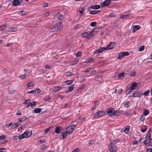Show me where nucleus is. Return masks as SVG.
<instances>
[{"mask_svg":"<svg viewBox=\"0 0 152 152\" xmlns=\"http://www.w3.org/2000/svg\"><path fill=\"white\" fill-rule=\"evenodd\" d=\"M94 30L92 31L88 32H86L82 34V36L84 38H86L87 39H90L93 37L94 34L93 33Z\"/></svg>","mask_w":152,"mask_h":152,"instance_id":"nucleus-1","label":"nucleus"},{"mask_svg":"<svg viewBox=\"0 0 152 152\" xmlns=\"http://www.w3.org/2000/svg\"><path fill=\"white\" fill-rule=\"evenodd\" d=\"M142 95L141 92L139 91H134L133 92L132 95L131 94L129 96L130 97H141Z\"/></svg>","mask_w":152,"mask_h":152,"instance_id":"nucleus-2","label":"nucleus"},{"mask_svg":"<svg viewBox=\"0 0 152 152\" xmlns=\"http://www.w3.org/2000/svg\"><path fill=\"white\" fill-rule=\"evenodd\" d=\"M105 114V112L103 111H97L95 114L94 115L95 118H100L104 116Z\"/></svg>","mask_w":152,"mask_h":152,"instance_id":"nucleus-3","label":"nucleus"},{"mask_svg":"<svg viewBox=\"0 0 152 152\" xmlns=\"http://www.w3.org/2000/svg\"><path fill=\"white\" fill-rule=\"evenodd\" d=\"M76 126L77 125H70L66 128V131L68 133V134H69L74 131V129Z\"/></svg>","mask_w":152,"mask_h":152,"instance_id":"nucleus-4","label":"nucleus"},{"mask_svg":"<svg viewBox=\"0 0 152 152\" xmlns=\"http://www.w3.org/2000/svg\"><path fill=\"white\" fill-rule=\"evenodd\" d=\"M116 146L113 143H110L109 145V150L110 152H117Z\"/></svg>","mask_w":152,"mask_h":152,"instance_id":"nucleus-5","label":"nucleus"},{"mask_svg":"<svg viewBox=\"0 0 152 152\" xmlns=\"http://www.w3.org/2000/svg\"><path fill=\"white\" fill-rule=\"evenodd\" d=\"M129 53L127 51L120 53L118 54V59H121L126 56H129Z\"/></svg>","mask_w":152,"mask_h":152,"instance_id":"nucleus-6","label":"nucleus"},{"mask_svg":"<svg viewBox=\"0 0 152 152\" xmlns=\"http://www.w3.org/2000/svg\"><path fill=\"white\" fill-rule=\"evenodd\" d=\"M56 27H57V28L56 29L52 30L51 31V32H53L54 31H58L61 29L63 27V25L62 23L61 22H59L57 23L56 24Z\"/></svg>","mask_w":152,"mask_h":152,"instance_id":"nucleus-7","label":"nucleus"},{"mask_svg":"<svg viewBox=\"0 0 152 152\" xmlns=\"http://www.w3.org/2000/svg\"><path fill=\"white\" fill-rule=\"evenodd\" d=\"M23 0H14L12 2V5L14 6H18L21 4Z\"/></svg>","mask_w":152,"mask_h":152,"instance_id":"nucleus-8","label":"nucleus"},{"mask_svg":"<svg viewBox=\"0 0 152 152\" xmlns=\"http://www.w3.org/2000/svg\"><path fill=\"white\" fill-rule=\"evenodd\" d=\"M114 111V109L113 107H110L108 108L107 113V114L110 116L113 115V112Z\"/></svg>","mask_w":152,"mask_h":152,"instance_id":"nucleus-9","label":"nucleus"},{"mask_svg":"<svg viewBox=\"0 0 152 152\" xmlns=\"http://www.w3.org/2000/svg\"><path fill=\"white\" fill-rule=\"evenodd\" d=\"M114 42H111L109 45L107 47H104L106 50H108L113 48H114Z\"/></svg>","mask_w":152,"mask_h":152,"instance_id":"nucleus-10","label":"nucleus"},{"mask_svg":"<svg viewBox=\"0 0 152 152\" xmlns=\"http://www.w3.org/2000/svg\"><path fill=\"white\" fill-rule=\"evenodd\" d=\"M111 0H106L104 1L101 4L102 7H106L110 4Z\"/></svg>","mask_w":152,"mask_h":152,"instance_id":"nucleus-11","label":"nucleus"},{"mask_svg":"<svg viewBox=\"0 0 152 152\" xmlns=\"http://www.w3.org/2000/svg\"><path fill=\"white\" fill-rule=\"evenodd\" d=\"M105 50H106L104 47L101 48L96 50L94 51V53L97 54L98 53H101Z\"/></svg>","mask_w":152,"mask_h":152,"instance_id":"nucleus-12","label":"nucleus"},{"mask_svg":"<svg viewBox=\"0 0 152 152\" xmlns=\"http://www.w3.org/2000/svg\"><path fill=\"white\" fill-rule=\"evenodd\" d=\"M94 106L92 107L91 110H94L98 107L99 105V101L97 100H95L94 101Z\"/></svg>","mask_w":152,"mask_h":152,"instance_id":"nucleus-13","label":"nucleus"},{"mask_svg":"<svg viewBox=\"0 0 152 152\" xmlns=\"http://www.w3.org/2000/svg\"><path fill=\"white\" fill-rule=\"evenodd\" d=\"M62 128L60 126L56 127L54 130L55 132L58 134H59L62 131Z\"/></svg>","mask_w":152,"mask_h":152,"instance_id":"nucleus-14","label":"nucleus"},{"mask_svg":"<svg viewBox=\"0 0 152 152\" xmlns=\"http://www.w3.org/2000/svg\"><path fill=\"white\" fill-rule=\"evenodd\" d=\"M133 28L132 30V32L134 33L135 31L139 29L140 27L139 25H135L132 27Z\"/></svg>","mask_w":152,"mask_h":152,"instance_id":"nucleus-15","label":"nucleus"},{"mask_svg":"<svg viewBox=\"0 0 152 152\" xmlns=\"http://www.w3.org/2000/svg\"><path fill=\"white\" fill-rule=\"evenodd\" d=\"M74 85H71L69 88L67 90V91L66 92V93H69L72 91L74 89Z\"/></svg>","mask_w":152,"mask_h":152,"instance_id":"nucleus-16","label":"nucleus"},{"mask_svg":"<svg viewBox=\"0 0 152 152\" xmlns=\"http://www.w3.org/2000/svg\"><path fill=\"white\" fill-rule=\"evenodd\" d=\"M122 111L120 110H117L113 112V115L118 116L122 113Z\"/></svg>","mask_w":152,"mask_h":152,"instance_id":"nucleus-17","label":"nucleus"},{"mask_svg":"<svg viewBox=\"0 0 152 152\" xmlns=\"http://www.w3.org/2000/svg\"><path fill=\"white\" fill-rule=\"evenodd\" d=\"M24 103L27 105V106L26 107V108H28L31 105V100L30 99H28L26 100Z\"/></svg>","mask_w":152,"mask_h":152,"instance_id":"nucleus-18","label":"nucleus"},{"mask_svg":"<svg viewBox=\"0 0 152 152\" xmlns=\"http://www.w3.org/2000/svg\"><path fill=\"white\" fill-rule=\"evenodd\" d=\"M131 15V14H128L126 15H123L120 16L121 18L122 19H126L128 17H129Z\"/></svg>","mask_w":152,"mask_h":152,"instance_id":"nucleus-19","label":"nucleus"},{"mask_svg":"<svg viewBox=\"0 0 152 152\" xmlns=\"http://www.w3.org/2000/svg\"><path fill=\"white\" fill-rule=\"evenodd\" d=\"M61 88L62 87H61V86H56L53 88L52 89V91L53 92L58 91L61 90Z\"/></svg>","mask_w":152,"mask_h":152,"instance_id":"nucleus-20","label":"nucleus"},{"mask_svg":"<svg viewBox=\"0 0 152 152\" xmlns=\"http://www.w3.org/2000/svg\"><path fill=\"white\" fill-rule=\"evenodd\" d=\"M17 30L16 27H10L8 30V31L9 32H13L16 31Z\"/></svg>","mask_w":152,"mask_h":152,"instance_id":"nucleus-21","label":"nucleus"},{"mask_svg":"<svg viewBox=\"0 0 152 152\" xmlns=\"http://www.w3.org/2000/svg\"><path fill=\"white\" fill-rule=\"evenodd\" d=\"M68 134V133L66 131L65 132H62L61 133V135L62 136V139H64L66 138Z\"/></svg>","mask_w":152,"mask_h":152,"instance_id":"nucleus-22","label":"nucleus"},{"mask_svg":"<svg viewBox=\"0 0 152 152\" xmlns=\"http://www.w3.org/2000/svg\"><path fill=\"white\" fill-rule=\"evenodd\" d=\"M90 8L91 9H97L100 8V6L99 5H95L91 6Z\"/></svg>","mask_w":152,"mask_h":152,"instance_id":"nucleus-23","label":"nucleus"},{"mask_svg":"<svg viewBox=\"0 0 152 152\" xmlns=\"http://www.w3.org/2000/svg\"><path fill=\"white\" fill-rule=\"evenodd\" d=\"M94 58H89L86 59L85 63H93L94 62Z\"/></svg>","mask_w":152,"mask_h":152,"instance_id":"nucleus-24","label":"nucleus"},{"mask_svg":"<svg viewBox=\"0 0 152 152\" xmlns=\"http://www.w3.org/2000/svg\"><path fill=\"white\" fill-rule=\"evenodd\" d=\"M85 10V8L84 7H80L79 9V12L81 14H83Z\"/></svg>","mask_w":152,"mask_h":152,"instance_id":"nucleus-25","label":"nucleus"},{"mask_svg":"<svg viewBox=\"0 0 152 152\" xmlns=\"http://www.w3.org/2000/svg\"><path fill=\"white\" fill-rule=\"evenodd\" d=\"M100 12V10H92L90 11V14L91 15H96L98 13Z\"/></svg>","mask_w":152,"mask_h":152,"instance_id":"nucleus-26","label":"nucleus"},{"mask_svg":"<svg viewBox=\"0 0 152 152\" xmlns=\"http://www.w3.org/2000/svg\"><path fill=\"white\" fill-rule=\"evenodd\" d=\"M149 113V111L148 110L144 109L142 115L145 116L147 115Z\"/></svg>","mask_w":152,"mask_h":152,"instance_id":"nucleus-27","label":"nucleus"},{"mask_svg":"<svg viewBox=\"0 0 152 152\" xmlns=\"http://www.w3.org/2000/svg\"><path fill=\"white\" fill-rule=\"evenodd\" d=\"M73 82V80H69L65 81L64 83L66 84V85H68L72 83Z\"/></svg>","mask_w":152,"mask_h":152,"instance_id":"nucleus-28","label":"nucleus"},{"mask_svg":"<svg viewBox=\"0 0 152 152\" xmlns=\"http://www.w3.org/2000/svg\"><path fill=\"white\" fill-rule=\"evenodd\" d=\"M132 90L129 87L127 88L126 90V95H128L132 91Z\"/></svg>","mask_w":152,"mask_h":152,"instance_id":"nucleus-29","label":"nucleus"},{"mask_svg":"<svg viewBox=\"0 0 152 152\" xmlns=\"http://www.w3.org/2000/svg\"><path fill=\"white\" fill-rule=\"evenodd\" d=\"M136 72L135 70H133L130 72V76L134 77L135 76Z\"/></svg>","mask_w":152,"mask_h":152,"instance_id":"nucleus-30","label":"nucleus"},{"mask_svg":"<svg viewBox=\"0 0 152 152\" xmlns=\"http://www.w3.org/2000/svg\"><path fill=\"white\" fill-rule=\"evenodd\" d=\"M57 18L61 20H62L63 18V15H61L59 13H57Z\"/></svg>","mask_w":152,"mask_h":152,"instance_id":"nucleus-31","label":"nucleus"},{"mask_svg":"<svg viewBox=\"0 0 152 152\" xmlns=\"http://www.w3.org/2000/svg\"><path fill=\"white\" fill-rule=\"evenodd\" d=\"M137 86V83H134L131 86L129 87L131 88V89L132 90H134L135 89V87Z\"/></svg>","mask_w":152,"mask_h":152,"instance_id":"nucleus-32","label":"nucleus"},{"mask_svg":"<svg viewBox=\"0 0 152 152\" xmlns=\"http://www.w3.org/2000/svg\"><path fill=\"white\" fill-rule=\"evenodd\" d=\"M41 108H36L34 110V112L36 113H39L41 111Z\"/></svg>","mask_w":152,"mask_h":152,"instance_id":"nucleus-33","label":"nucleus"},{"mask_svg":"<svg viewBox=\"0 0 152 152\" xmlns=\"http://www.w3.org/2000/svg\"><path fill=\"white\" fill-rule=\"evenodd\" d=\"M129 128L130 126H126V127L125 129L124 132H125V133L127 134L128 133L129 130Z\"/></svg>","mask_w":152,"mask_h":152,"instance_id":"nucleus-34","label":"nucleus"},{"mask_svg":"<svg viewBox=\"0 0 152 152\" xmlns=\"http://www.w3.org/2000/svg\"><path fill=\"white\" fill-rule=\"evenodd\" d=\"M92 69V68H91L89 67L83 71V72L85 73H87L90 72Z\"/></svg>","mask_w":152,"mask_h":152,"instance_id":"nucleus-35","label":"nucleus"},{"mask_svg":"<svg viewBox=\"0 0 152 152\" xmlns=\"http://www.w3.org/2000/svg\"><path fill=\"white\" fill-rule=\"evenodd\" d=\"M34 84V83L33 82H31L27 84V85L28 88L31 87L33 86Z\"/></svg>","mask_w":152,"mask_h":152,"instance_id":"nucleus-36","label":"nucleus"},{"mask_svg":"<svg viewBox=\"0 0 152 152\" xmlns=\"http://www.w3.org/2000/svg\"><path fill=\"white\" fill-rule=\"evenodd\" d=\"M124 115L127 117L131 118L132 116V113H129L127 112H126L124 114Z\"/></svg>","mask_w":152,"mask_h":152,"instance_id":"nucleus-37","label":"nucleus"},{"mask_svg":"<svg viewBox=\"0 0 152 152\" xmlns=\"http://www.w3.org/2000/svg\"><path fill=\"white\" fill-rule=\"evenodd\" d=\"M50 99V97L49 95L47 96H46L43 99L45 101H49Z\"/></svg>","mask_w":152,"mask_h":152,"instance_id":"nucleus-38","label":"nucleus"},{"mask_svg":"<svg viewBox=\"0 0 152 152\" xmlns=\"http://www.w3.org/2000/svg\"><path fill=\"white\" fill-rule=\"evenodd\" d=\"M120 140L118 139L117 140H113L110 141V143L116 144L117 142H119Z\"/></svg>","mask_w":152,"mask_h":152,"instance_id":"nucleus-39","label":"nucleus"},{"mask_svg":"<svg viewBox=\"0 0 152 152\" xmlns=\"http://www.w3.org/2000/svg\"><path fill=\"white\" fill-rule=\"evenodd\" d=\"M18 123H16L12 125L11 127L12 129H14L16 127H18Z\"/></svg>","mask_w":152,"mask_h":152,"instance_id":"nucleus-40","label":"nucleus"},{"mask_svg":"<svg viewBox=\"0 0 152 152\" xmlns=\"http://www.w3.org/2000/svg\"><path fill=\"white\" fill-rule=\"evenodd\" d=\"M151 134H148L146 135V136L145 137V140H148L151 138Z\"/></svg>","mask_w":152,"mask_h":152,"instance_id":"nucleus-41","label":"nucleus"},{"mask_svg":"<svg viewBox=\"0 0 152 152\" xmlns=\"http://www.w3.org/2000/svg\"><path fill=\"white\" fill-rule=\"evenodd\" d=\"M141 138L138 141H135L133 142L134 144L137 145L140 143L141 141Z\"/></svg>","mask_w":152,"mask_h":152,"instance_id":"nucleus-42","label":"nucleus"},{"mask_svg":"<svg viewBox=\"0 0 152 152\" xmlns=\"http://www.w3.org/2000/svg\"><path fill=\"white\" fill-rule=\"evenodd\" d=\"M130 102L128 101L126 102L124 104V107H125L128 108L129 104Z\"/></svg>","mask_w":152,"mask_h":152,"instance_id":"nucleus-43","label":"nucleus"},{"mask_svg":"<svg viewBox=\"0 0 152 152\" xmlns=\"http://www.w3.org/2000/svg\"><path fill=\"white\" fill-rule=\"evenodd\" d=\"M65 75L66 76H71L72 75V73L70 72H68L65 73Z\"/></svg>","mask_w":152,"mask_h":152,"instance_id":"nucleus-44","label":"nucleus"},{"mask_svg":"<svg viewBox=\"0 0 152 152\" xmlns=\"http://www.w3.org/2000/svg\"><path fill=\"white\" fill-rule=\"evenodd\" d=\"M27 12L25 11L22 10L20 12V15L21 16H23L26 14Z\"/></svg>","mask_w":152,"mask_h":152,"instance_id":"nucleus-45","label":"nucleus"},{"mask_svg":"<svg viewBox=\"0 0 152 152\" xmlns=\"http://www.w3.org/2000/svg\"><path fill=\"white\" fill-rule=\"evenodd\" d=\"M150 93L149 91H147L144 92V93L142 94V95H145L146 96H148V95Z\"/></svg>","mask_w":152,"mask_h":152,"instance_id":"nucleus-46","label":"nucleus"},{"mask_svg":"<svg viewBox=\"0 0 152 152\" xmlns=\"http://www.w3.org/2000/svg\"><path fill=\"white\" fill-rule=\"evenodd\" d=\"M145 119V116L143 115L142 114V115H141V116L140 118V121H141L142 122Z\"/></svg>","mask_w":152,"mask_h":152,"instance_id":"nucleus-47","label":"nucleus"},{"mask_svg":"<svg viewBox=\"0 0 152 152\" xmlns=\"http://www.w3.org/2000/svg\"><path fill=\"white\" fill-rule=\"evenodd\" d=\"M124 74L125 73L124 72L120 73L118 75V77L120 78L122 77H124Z\"/></svg>","mask_w":152,"mask_h":152,"instance_id":"nucleus-48","label":"nucleus"},{"mask_svg":"<svg viewBox=\"0 0 152 152\" xmlns=\"http://www.w3.org/2000/svg\"><path fill=\"white\" fill-rule=\"evenodd\" d=\"M6 29V26H0V31H2Z\"/></svg>","mask_w":152,"mask_h":152,"instance_id":"nucleus-49","label":"nucleus"},{"mask_svg":"<svg viewBox=\"0 0 152 152\" xmlns=\"http://www.w3.org/2000/svg\"><path fill=\"white\" fill-rule=\"evenodd\" d=\"M23 135L24 138H25V137L28 138V134H27V131L25 132L24 133H23Z\"/></svg>","mask_w":152,"mask_h":152,"instance_id":"nucleus-50","label":"nucleus"},{"mask_svg":"<svg viewBox=\"0 0 152 152\" xmlns=\"http://www.w3.org/2000/svg\"><path fill=\"white\" fill-rule=\"evenodd\" d=\"M144 46L143 45L141 46L140 48L138 49V50L139 51H142L144 50Z\"/></svg>","mask_w":152,"mask_h":152,"instance_id":"nucleus-51","label":"nucleus"},{"mask_svg":"<svg viewBox=\"0 0 152 152\" xmlns=\"http://www.w3.org/2000/svg\"><path fill=\"white\" fill-rule=\"evenodd\" d=\"M24 138H25L24 137L23 135V134H22L20 135H19L18 136V139H19L20 140H21Z\"/></svg>","mask_w":152,"mask_h":152,"instance_id":"nucleus-52","label":"nucleus"},{"mask_svg":"<svg viewBox=\"0 0 152 152\" xmlns=\"http://www.w3.org/2000/svg\"><path fill=\"white\" fill-rule=\"evenodd\" d=\"M96 22H93L91 23L90 25L92 27H94L96 25Z\"/></svg>","mask_w":152,"mask_h":152,"instance_id":"nucleus-53","label":"nucleus"},{"mask_svg":"<svg viewBox=\"0 0 152 152\" xmlns=\"http://www.w3.org/2000/svg\"><path fill=\"white\" fill-rule=\"evenodd\" d=\"M94 142H95V140H91L89 141V144L90 145H93V144H94Z\"/></svg>","mask_w":152,"mask_h":152,"instance_id":"nucleus-54","label":"nucleus"},{"mask_svg":"<svg viewBox=\"0 0 152 152\" xmlns=\"http://www.w3.org/2000/svg\"><path fill=\"white\" fill-rule=\"evenodd\" d=\"M26 74H24L23 75H21L20 76V78L22 79H23L26 76Z\"/></svg>","mask_w":152,"mask_h":152,"instance_id":"nucleus-55","label":"nucleus"},{"mask_svg":"<svg viewBox=\"0 0 152 152\" xmlns=\"http://www.w3.org/2000/svg\"><path fill=\"white\" fill-rule=\"evenodd\" d=\"M80 151V150L79 148H77L73 150L72 152H79Z\"/></svg>","mask_w":152,"mask_h":152,"instance_id":"nucleus-56","label":"nucleus"},{"mask_svg":"<svg viewBox=\"0 0 152 152\" xmlns=\"http://www.w3.org/2000/svg\"><path fill=\"white\" fill-rule=\"evenodd\" d=\"M6 136L2 135L0 136V140H1L2 139H5L6 138Z\"/></svg>","mask_w":152,"mask_h":152,"instance_id":"nucleus-57","label":"nucleus"},{"mask_svg":"<svg viewBox=\"0 0 152 152\" xmlns=\"http://www.w3.org/2000/svg\"><path fill=\"white\" fill-rule=\"evenodd\" d=\"M36 92H37V94H39L41 91V90L38 88H36Z\"/></svg>","mask_w":152,"mask_h":152,"instance_id":"nucleus-58","label":"nucleus"},{"mask_svg":"<svg viewBox=\"0 0 152 152\" xmlns=\"http://www.w3.org/2000/svg\"><path fill=\"white\" fill-rule=\"evenodd\" d=\"M81 52H77V53H76V56H77V57H79V56H81Z\"/></svg>","mask_w":152,"mask_h":152,"instance_id":"nucleus-59","label":"nucleus"},{"mask_svg":"<svg viewBox=\"0 0 152 152\" xmlns=\"http://www.w3.org/2000/svg\"><path fill=\"white\" fill-rule=\"evenodd\" d=\"M12 124V122H11L9 124H7L5 125V127L8 128L10 127L11 126Z\"/></svg>","mask_w":152,"mask_h":152,"instance_id":"nucleus-60","label":"nucleus"},{"mask_svg":"<svg viewBox=\"0 0 152 152\" xmlns=\"http://www.w3.org/2000/svg\"><path fill=\"white\" fill-rule=\"evenodd\" d=\"M32 132L31 131H30L29 132H27V134L28 137H29L31 136L32 134Z\"/></svg>","mask_w":152,"mask_h":152,"instance_id":"nucleus-61","label":"nucleus"},{"mask_svg":"<svg viewBox=\"0 0 152 152\" xmlns=\"http://www.w3.org/2000/svg\"><path fill=\"white\" fill-rule=\"evenodd\" d=\"M53 58L57 56L56 53V52H53L51 54Z\"/></svg>","mask_w":152,"mask_h":152,"instance_id":"nucleus-62","label":"nucleus"},{"mask_svg":"<svg viewBox=\"0 0 152 152\" xmlns=\"http://www.w3.org/2000/svg\"><path fill=\"white\" fill-rule=\"evenodd\" d=\"M45 68L46 69H51V66H49L48 65H46L45 66Z\"/></svg>","mask_w":152,"mask_h":152,"instance_id":"nucleus-63","label":"nucleus"},{"mask_svg":"<svg viewBox=\"0 0 152 152\" xmlns=\"http://www.w3.org/2000/svg\"><path fill=\"white\" fill-rule=\"evenodd\" d=\"M109 16L110 17H115V15L113 13H111L109 15Z\"/></svg>","mask_w":152,"mask_h":152,"instance_id":"nucleus-64","label":"nucleus"}]
</instances>
